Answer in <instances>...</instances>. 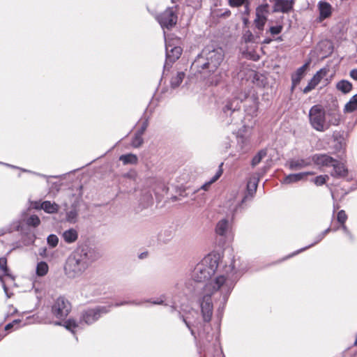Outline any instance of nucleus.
<instances>
[{
	"mask_svg": "<svg viewBox=\"0 0 357 357\" xmlns=\"http://www.w3.org/2000/svg\"><path fill=\"white\" fill-rule=\"evenodd\" d=\"M220 261L218 253H211L205 256L197 265L191 273L192 280L186 284L189 291L197 294L202 291L199 298L201 317H197L192 323L178 312L183 321L194 337L202 351H210L219 344L218 332L213 331L211 320L213 312L212 297L219 301L218 316L221 318L225 305L240 275L235 268L234 261L224 268V273L206 284L215 273Z\"/></svg>",
	"mask_w": 357,
	"mask_h": 357,
	"instance_id": "obj_1",
	"label": "nucleus"
},
{
	"mask_svg": "<svg viewBox=\"0 0 357 357\" xmlns=\"http://www.w3.org/2000/svg\"><path fill=\"white\" fill-rule=\"evenodd\" d=\"M202 54L204 56L198 57L192 65L197 68L206 69L210 73L215 72L223 60L222 50L218 48L208 52L206 50L203 51Z\"/></svg>",
	"mask_w": 357,
	"mask_h": 357,
	"instance_id": "obj_2",
	"label": "nucleus"
},
{
	"mask_svg": "<svg viewBox=\"0 0 357 357\" xmlns=\"http://www.w3.org/2000/svg\"><path fill=\"white\" fill-rule=\"evenodd\" d=\"M89 267L87 262L73 252L66 260L64 270L69 278H76L80 277Z\"/></svg>",
	"mask_w": 357,
	"mask_h": 357,
	"instance_id": "obj_3",
	"label": "nucleus"
},
{
	"mask_svg": "<svg viewBox=\"0 0 357 357\" xmlns=\"http://www.w3.org/2000/svg\"><path fill=\"white\" fill-rule=\"evenodd\" d=\"M73 252L87 262L89 266L99 259L100 256L96 247L88 242L79 244Z\"/></svg>",
	"mask_w": 357,
	"mask_h": 357,
	"instance_id": "obj_4",
	"label": "nucleus"
},
{
	"mask_svg": "<svg viewBox=\"0 0 357 357\" xmlns=\"http://www.w3.org/2000/svg\"><path fill=\"white\" fill-rule=\"evenodd\" d=\"M325 114V110L320 105H314L310 109V123L317 131L323 132L327 128Z\"/></svg>",
	"mask_w": 357,
	"mask_h": 357,
	"instance_id": "obj_5",
	"label": "nucleus"
},
{
	"mask_svg": "<svg viewBox=\"0 0 357 357\" xmlns=\"http://www.w3.org/2000/svg\"><path fill=\"white\" fill-rule=\"evenodd\" d=\"M109 312V306H96L93 308H87L81 312L80 323L91 325L97 321L102 315Z\"/></svg>",
	"mask_w": 357,
	"mask_h": 357,
	"instance_id": "obj_6",
	"label": "nucleus"
},
{
	"mask_svg": "<svg viewBox=\"0 0 357 357\" xmlns=\"http://www.w3.org/2000/svg\"><path fill=\"white\" fill-rule=\"evenodd\" d=\"M51 311L56 319L63 320L71 311V304L66 297L60 296L54 300Z\"/></svg>",
	"mask_w": 357,
	"mask_h": 357,
	"instance_id": "obj_7",
	"label": "nucleus"
},
{
	"mask_svg": "<svg viewBox=\"0 0 357 357\" xmlns=\"http://www.w3.org/2000/svg\"><path fill=\"white\" fill-rule=\"evenodd\" d=\"M156 19L162 28L171 29L177 22V14L174 8H167L157 15Z\"/></svg>",
	"mask_w": 357,
	"mask_h": 357,
	"instance_id": "obj_8",
	"label": "nucleus"
},
{
	"mask_svg": "<svg viewBox=\"0 0 357 357\" xmlns=\"http://www.w3.org/2000/svg\"><path fill=\"white\" fill-rule=\"evenodd\" d=\"M252 203L249 199H245V197H243L242 199L236 202H229L227 203V207H228V216H231V219L234 220L236 217L242 215L250 206Z\"/></svg>",
	"mask_w": 357,
	"mask_h": 357,
	"instance_id": "obj_9",
	"label": "nucleus"
},
{
	"mask_svg": "<svg viewBox=\"0 0 357 357\" xmlns=\"http://www.w3.org/2000/svg\"><path fill=\"white\" fill-rule=\"evenodd\" d=\"M274 13H289L294 9L295 0H269Z\"/></svg>",
	"mask_w": 357,
	"mask_h": 357,
	"instance_id": "obj_10",
	"label": "nucleus"
},
{
	"mask_svg": "<svg viewBox=\"0 0 357 357\" xmlns=\"http://www.w3.org/2000/svg\"><path fill=\"white\" fill-rule=\"evenodd\" d=\"M268 14V5L267 3L258 6L256 9V18L255 20V26L259 30H263L267 21Z\"/></svg>",
	"mask_w": 357,
	"mask_h": 357,
	"instance_id": "obj_11",
	"label": "nucleus"
},
{
	"mask_svg": "<svg viewBox=\"0 0 357 357\" xmlns=\"http://www.w3.org/2000/svg\"><path fill=\"white\" fill-rule=\"evenodd\" d=\"M327 137L328 146L334 152H339L345 149L346 142L344 135H326Z\"/></svg>",
	"mask_w": 357,
	"mask_h": 357,
	"instance_id": "obj_12",
	"label": "nucleus"
},
{
	"mask_svg": "<svg viewBox=\"0 0 357 357\" xmlns=\"http://www.w3.org/2000/svg\"><path fill=\"white\" fill-rule=\"evenodd\" d=\"M328 70L321 68L316 73L313 77L310 80L307 85L303 89L304 93H307L314 89L321 82V80L327 75Z\"/></svg>",
	"mask_w": 357,
	"mask_h": 357,
	"instance_id": "obj_13",
	"label": "nucleus"
},
{
	"mask_svg": "<svg viewBox=\"0 0 357 357\" xmlns=\"http://www.w3.org/2000/svg\"><path fill=\"white\" fill-rule=\"evenodd\" d=\"M232 220H229L227 218H224L220 220L215 226V233L220 236H226L231 229Z\"/></svg>",
	"mask_w": 357,
	"mask_h": 357,
	"instance_id": "obj_14",
	"label": "nucleus"
},
{
	"mask_svg": "<svg viewBox=\"0 0 357 357\" xmlns=\"http://www.w3.org/2000/svg\"><path fill=\"white\" fill-rule=\"evenodd\" d=\"M315 165L321 167H332L335 159L326 154H314L312 158Z\"/></svg>",
	"mask_w": 357,
	"mask_h": 357,
	"instance_id": "obj_15",
	"label": "nucleus"
},
{
	"mask_svg": "<svg viewBox=\"0 0 357 357\" xmlns=\"http://www.w3.org/2000/svg\"><path fill=\"white\" fill-rule=\"evenodd\" d=\"M332 167L333 170L331 172V175L334 178H344L348 174V169L345 167V165L342 162L337 160H335L333 165H332Z\"/></svg>",
	"mask_w": 357,
	"mask_h": 357,
	"instance_id": "obj_16",
	"label": "nucleus"
},
{
	"mask_svg": "<svg viewBox=\"0 0 357 357\" xmlns=\"http://www.w3.org/2000/svg\"><path fill=\"white\" fill-rule=\"evenodd\" d=\"M236 149L241 153H246L250 149V142L248 135H235Z\"/></svg>",
	"mask_w": 357,
	"mask_h": 357,
	"instance_id": "obj_17",
	"label": "nucleus"
},
{
	"mask_svg": "<svg viewBox=\"0 0 357 357\" xmlns=\"http://www.w3.org/2000/svg\"><path fill=\"white\" fill-rule=\"evenodd\" d=\"M182 49L178 47H172L170 45L166 46L167 62L173 63L176 61L181 55Z\"/></svg>",
	"mask_w": 357,
	"mask_h": 357,
	"instance_id": "obj_18",
	"label": "nucleus"
},
{
	"mask_svg": "<svg viewBox=\"0 0 357 357\" xmlns=\"http://www.w3.org/2000/svg\"><path fill=\"white\" fill-rule=\"evenodd\" d=\"M311 172H300L296 174H290L286 176L282 181L284 184H291L303 180L307 175L311 174Z\"/></svg>",
	"mask_w": 357,
	"mask_h": 357,
	"instance_id": "obj_19",
	"label": "nucleus"
},
{
	"mask_svg": "<svg viewBox=\"0 0 357 357\" xmlns=\"http://www.w3.org/2000/svg\"><path fill=\"white\" fill-rule=\"evenodd\" d=\"M309 64L310 62L305 63L303 66L298 68L296 73L291 75L292 89L300 83L307 68H308Z\"/></svg>",
	"mask_w": 357,
	"mask_h": 357,
	"instance_id": "obj_20",
	"label": "nucleus"
},
{
	"mask_svg": "<svg viewBox=\"0 0 357 357\" xmlns=\"http://www.w3.org/2000/svg\"><path fill=\"white\" fill-rule=\"evenodd\" d=\"M310 165L307 159H292L288 162L289 168L291 170H298Z\"/></svg>",
	"mask_w": 357,
	"mask_h": 357,
	"instance_id": "obj_21",
	"label": "nucleus"
},
{
	"mask_svg": "<svg viewBox=\"0 0 357 357\" xmlns=\"http://www.w3.org/2000/svg\"><path fill=\"white\" fill-rule=\"evenodd\" d=\"M319 10V18L323 20L331 16L332 13V7L330 3L325 1H320L318 4Z\"/></svg>",
	"mask_w": 357,
	"mask_h": 357,
	"instance_id": "obj_22",
	"label": "nucleus"
},
{
	"mask_svg": "<svg viewBox=\"0 0 357 357\" xmlns=\"http://www.w3.org/2000/svg\"><path fill=\"white\" fill-rule=\"evenodd\" d=\"M258 181H249L247 183V190L245 192L244 197L245 199H249L252 202L253 198L256 194L257 188Z\"/></svg>",
	"mask_w": 357,
	"mask_h": 357,
	"instance_id": "obj_23",
	"label": "nucleus"
},
{
	"mask_svg": "<svg viewBox=\"0 0 357 357\" xmlns=\"http://www.w3.org/2000/svg\"><path fill=\"white\" fill-rule=\"evenodd\" d=\"M35 208H40L48 213H56L59 210L58 204L54 202L52 203L50 201H44L40 204V206H35Z\"/></svg>",
	"mask_w": 357,
	"mask_h": 357,
	"instance_id": "obj_24",
	"label": "nucleus"
},
{
	"mask_svg": "<svg viewBox=\"0 0 357 357\" xmlns=\"http://www.w3.org/2000/svg\"><path fill=\"white\" fill-rule=\"evenodd\" d=\"M62 237L67 243H73L78 238V233L76 229L70 228L63 231Z\"/></svg>",
	"mask_w": 357,
	"mask_h": 357,
	"instance_id": "obj_25",
	"label": "nucleus"
},
{
	"mask_svg": "<svg viewBox=\"0 0 357 357\" xmlns=\"http://www.w3.org/2000/svg\"><path fill=\"white\" fill-rule=\"evenodd\" d=\"M222 166L223 162H221L218 167V169L216 172L215 174L210 179V181L203 184L200 188L201 189L205 191L208 190L211 185L215 183L217 180H218V178L222 176L223 172Z\"/></svg>",
	"mask_w": 357,
	"mask_h": 357,
	"instance_id": "obj_26",
	"label": "nucleus"
},
{
	"mask_svg": "<svg viewBox=\"0 0 357 357\" xmlns=\"http://www.w3.org/2000/svg\"><path fill=\"white\" fill-rule=\"evenodd\" d=\"M119 160L123 165H136L138 162V158L135 154L127 153L120 155Z\"/></svg>",
	"mask_w": 357,
	"mask_h": 357,
	"instance_id": "obj_27",
	"label": "nucleus"
},
{
	"mask_svg": "<svg viewBox=\"0 0 357 357\" xmlns=\"http://www.w3.org/2000/svg\"><path fill=\"white\" fill-rule=\"evenodd\" d=\"M336 88L343 93H348L352 90L353 85L348 80L342 79L336 84Z\"/></svg>",
	"mask_w": 357,
	"mask_h": 357,
	"instance_id": "obj_28",
	"label": "nucleus"
},
{
	"mask_svg": "<svg viewBox=\"0 0 357 357\" xmlns=\"http://www.w3.org/2000/svg\"><path fill=\"white\" fill-rule=\"evenodd\" d=\"M267 155V149H263L260 150L252 158L251 161V165L252 167H255L258 164L260 163V162L262 160V159L266 157Z\"/></svg>",
	"mask_w": 357,
	"mask_h": 357,
	"instance_id": "obj_29",
	"label": "nucleus"
},
{
	"mask_svg": "<svg viewBox=\"0 0 357 357\" xmlns=\"http://www.w3.org/2000/svg\"><path fill=\"white\" fill-rule=\"evenodd\" d=\"M357 109V94L353 96L349 101L345 105L344 110L345 112H353Z\"/></svg>",
	"mask_w": 357,
	"mask_h": 357,
	"instance_id": "obj_30",
	"label": "nucleus"
},
{
	"mask_svg": "<svg viewBox=\"0 0 357 357\" xmlns=\"http://www.w3.org/2000/svg\"><path fill=\"white\" fill-rule=\"evenodd\" d=\"M324 238V236H323V234L321 233L319 234L316 237H315V240L314 241V243H312V244L307 245V246H305L303 248H301L300 250H298L296 251H295L294 252H293L292 254H291L290 255H289L287 258H289L291 257H293V256H295L298 254H299L300 252H303V251H305L307 249L314 246V245L319 243L323 238Z\"/></svg>",
	"mask_w": 357,
	"mask_h": 357,
	"instance_id": "obj_31",
	"label": "nucleus"
},
{
	"mask_svg": "<svg viewBox=\"0 0 357 357\" xmlns=\"http://www.w3.org/2000/svg\"><path fill=\"white\" fill-rule=\"evenodd\" d=\"M49 270L47 264L45 261H40L36 266V275L39 277L45 275Z\"/></svg>",
	"mask_w": 357,
	"mask_h": 357,
	"instance_id": "obj_32",
	"label": "nucleus"
},
{
	"mask_svg": "<svg viewBox=\"0 0 357 357\" xmlns=\"http://www.w3.org/2000/svg\"><path fill=\"white\" fill-rule=\"evenodd\" d=\"M185 74L182 72L177 73L175 76H173L171 79V86L172 88L178 86L184 78Z\"/></svg>",
	"mask_w": 357,
	"mask_h": 357,
	"instance_id": "obj_33",
	"label": "nucleus"
},
{
	"mask_svg": "<svg viewBox=\"0 0 357 357\" xmlns=\"http://www.w3.org/2000/svg\"><path fill=\"white\" fill-rule=\"evenodd\" d=\"M26 224L28 226H31L33 227H38L40 224V220L36 215H31L26 220Z\"/></svg>",
	"mask_w": 357,
	"mask_h": 357,
	"instance_id": "obj_34",
	"label": "nucleus"
},
{
	"mask_svg": "<svg viewBox=\"0 0 357 357\" xmlns=\"http://www.w3.org/2000/svg\"><path fill=\"white\" fill-rule=\"evenodd\" d=\"M64 327L72 332L73 333H75V329L79 326L77 322L73 319H69L66 320L63 324Z\"/></svg>",
	"mask_w": 357,
	"mask_h": 357,
	"instance_id": "obj_35",
	"label": "nucleus"
},
{
	"mask_svg": "<svg viewBox=\"0 0 357 357\" xmlns=\"http://www.w3.org/2000/svg\"><path fill=\"white\" fill-rule=\"evenodd\" d=\"M0 271H1L4 275L10 277L13 279V278L11 276L9 269L7 266V259L6 257H1L0 258Z\"/></svg>",
	"mask_w": 357,
	"mask_h": 357,
	"instance_id": "obj_36",
	"label": "nucleus"
},
{
	"mask_svg": "<svg viewBox=\"0 0 357 357\" xmlns=\"http://www.w3.org/2000/svg\"><path fill=\"white\" fill-rule=\"evenodd\" d=\"M148 126V121L146 119H141L135 126L137 134H142Z\"/></svg>",
	"mask_w": 357,
	"mask_h": 357,
	"instance_id": "obj_37",
	"label": "nucleus"
},
{
	"mask_svg": "<svg viewBox=\"0 0 357 357\" xmlns=\"http://www.w3.org/2000/svg\"><path fill=\"white\" fill-rule=\"evenodd\" d=\"M143 142L142 135H133L130 140L131 146L134 148H139Z\"/></svg>",
	"mask_w": 357,
	"mask_h": 357,
	"instance_id": "obj_38",
	"label": "nucleus"
},
{
	"mask_svg": "<svg viewBox=\"0 0 357 357\" xmlns=\"http://www.w3.org/2000/svg\"><path fill=\"white\" fill-rule=\"evenodd\" d=\"M173 237V233L171 230H165L163 234L160 235V241L167 243Z\"/></svg>",
	"mask_w": 357,
	"mask_h": 357,
	"instance_id": "obj_39",
	"label": "nucleus"
},
{
	"mask_svg": "<svg viewBox=\"0 0 357 357\" xmlns=\"http://www.w3.org/2000/svg\"><path fill=\"white\" fill-rule=\"evenodd\" d=\"M48 245L52 248H55L59 243V238L55 234H50L47 238Z\"/></svg>",
	"mask_w": 357,
	"mask_h": 357,
	"instance_id": "obj_40",
	"label": "nucleus"
},
{
	"mask_svg": "<svg viewBox=\"0 0 357 357\" xmlns=\"http://www.w3.org/2000/svg\"><path fill=\"white\" fill-rule=\"evenodd\" d=\"M347 220V215L344 210H340L337 215V220L341 224V226L345 225V222Z\"/></svg>",
	"mask_w": 357,
	"mask_h": 357,
	"instance_id": "obj_41",
	"label": "nucleus"
},
{
	"mask_svg": "<svg viewBox=\"0 0 357 357\" xmlns=\"http://www.w3.org/2000/svg\"><path fill=\"white\" fill-rule=\"evenodd\" d=\"M328 178V175H320L314 178V182L317 185H322L326 182Z\"/></svg>",
	"mask_w": 357,
	"mask_h": 357,
	"instance_id": "obj_42",
	"label": "nucleus"
},
{
	"mask_svg": "<svg viewBox=\"0 0 357 357\" xmlns=\"http://www.w3.org/2000/svg\"><path fill=\"white\" fill-rule=\"evenodd\" d=\"M250 76L252 77V82L258 86H261L263 83L261 82L260 78L262 75L255 71H252Z\"/></svg>",
	"mask_w": 357,
	"mask_h": 357,
	"instance_id": "obj_43",
	"label": "nucleus"
},
{
	"mask_svg": "<svg viewBox=\"0 0 357 357\" xmlns=\"http://www.w3.org/2000/svg\"><path fill=\"white\" fill-rule=\"evenodd\" d=\"M143 303V302H137L136 301H124L121 302H116L114 304L115 307H119L124 305H140Z\"/></svg>",
	"mask_w": 357,
	"mask_h": 357,
	"instance_id": "obj_44",
	"label": "nucleus"
},
{
	"mask_svg": "<svg viewBox=\"0 0 357 357\" xmlns=\"http://www.w3.org/2000/svg\"><path fill=\"white\" fill-rule=\"evenodd\" d=\"M165 296L164 295L160 296V297L156 300H146L144 302H149L152 303L153 305H165ZM167 305V304H165Z\"/></svg>",
	"mask_w": 357,
	"mask_h": 357,
	"instance_id": "obj_45",
	"label": "nucleus"
},
{
	"mask_svg": "<svg viewBox=\"0 0 357 357\" xmlns=\"http://www.w3.org/2000/svg\"><path fill=\"white\" fill-rule=\"evenodd\" d=\"M282 29V25L273 26L270 27L269 31L272 35H278L281 33Z\"/></svg>",
	"mask_w": 357,
	"mask_h": 357,
	"instance_id": "obj_46",
	"label": "nucleus"
},
{
	"mask_svg": "<svg viewBox=\"0 0 357 357\" xmlns=\"http://www.w3.org/2000/svg\"><path fill=\"white\" fill-rule=\"evenodd\" d=\"M247 0H229V6L232 7H238L244 4Z\"/></svg>",
	"mask_w": 357,
	"mask_h": 357,
	"instance_id": "obj_47",
	"label": "nucleus"
},
{
	"mask_svg": "<svg viewBox=\"0 0 357 357\" xmlns=\"http://www.w3.org/2000/svg\"><path fill=\"white\" fill-rule=\"evenodd\" d=\"M342 229L343 230L344 233L347 235V236L351 240H354V236L351 234V232L349 230L347 227L345 225H343L341 226Z\"/></svg>",
	"mask_w": 357,
	"mask_h": 357,
	"instance_id": "obj_48",
	"label": "nucleus"
},
{
	"mask_svg": "<svg viewBox=\"0 0 357 357\" xmlns=\"http://www.w3.org/2000/svg\"><path fill=\"white\" fill-rule=\"evenodd\" d=\"M21 322V319H15L12 322L8 323L5 326V330L9 331L12 328H13L15 325L19 324Z\"/></svg>",
	"mask_w": 357,
	"mask_h": 357,
	"instance_id": "obj_49",
	"label": "nucleus"
},
{
	"mask_svg": "<svg viewBox=\"0 0 357 357\" xmlns=\"http://www.w3.org/2000/svg\"><path fill=\"white\" fill-rule=\"evenodd\" d=\"M234 112V109H232L231 108V103H227L223 108V112L226 114V115H231L233 112Z\"/></svg>",
	"mask_w": 357,
	"mask_h": 357,
	"instance_id": "obj_50",
	"label": "nucleus"
},
{
	"mask_svg": "<svg viewBox=\"0 0 357 357\" xmlns=\"http://www.w3.org/2000/svg\"><path fill=\"white\" fill-rule=\"evenodd\" d=\"M144 198L146 199V203L143 204V207H147L149 206V205H151L152 204V197H151V195L150 194H146L144 195Z\"/></svg>",
	"mask_w": 357,
	"mask_h": 357,
	"instance_id": "obj_51",
	"label": "nucleus"
},
{
	"mask_svg": "<svg viewBox=\"0 0 357 357\" xmlns=\"http://www.w3.org/2000/svg\"><path fill=\"white\" fill-rule=\"evenodd\" d=\"M349 75L352 79L357 80V68L351 70Z\"/></svg>",
	"mask_w": 357,
	"mask_h": 357,
	"instance_id": "obj_52",
	"label": "nucleus"
},
{
	"mask_svg": "<svg viewBox=\"0 0 357 357\" xmlns=\"http://www.w3.org/2000/svg\"><path fill=\"white\" fill-rule=\"evenodd\" d=\"M336 230H337V229H331V227H328V228H327L326 229H325L324 231H322V232H321V234H323V236L325 237V236H326V235L327 234H328L331 231H336Z\"/></svg>",
	"mask_w": 357,
	"mask_h": 357,
	"instance_id": "obj_53",
	"label": "nucleus"
},
{
	"mask_svg": "<svg viewBox=\"0 0 357 357\" xmlns=\"http://www.w3.org/2000/svg\"><path fill=\"white\" fill-rule=\"evenodd\" d=\"M336 230H337V229H331V227H328V228H327L326 229H325L324 231H322V232H321V234H323V236L325 237V236H326V235L327 234H328L331 231H336Z\"/></svg>",
	"mask_w": 357,
	"mask_h": 357,
	"instance_id": "obj_54",
	"label": "nucleus"
},
{
	"mask_svg": "<svg viewBox=\"0 0 357 357\" xmlns=\"http://www.w3.org/2000/svg\"><path fill=\"white\" fill-rule=\"evenodd\" d=\"M0 281L2 282V286L6 294H7L8 288L3 281L2 277L0 275Z\"/></svg>",
	"mask_w": 357,
	"mask_h": 357,
	"instance_id": "obj_55",
	"label": "nucleus"
},
{
	"mask_svg": "<svg viewBox=\"0 0 357 357\" xmlns=\"http://www.w3.org/2000/svg\"><path fill=\"white\" fill-rule=\"evenodd\" d=\"M0 164H2L3 165H6L7 167H11V168H14V169H20L19 167H16V166H14V165H10V164H8V163H4V162H0Z\"/></svg>",
	"mask_w": 357,
	"mask_h": 357,
	"instance_id": "obj_56",
	"label": "nucleus"
},
{
	"mask_svg": "<svg viewBox=\"0 0 357 357\" xmlns=\"http://www.w3.org/2000/svg\"><path fill=\"white\" fill-rule=\"evenodd\" d=\"M176 307L175 305H171L170 306V312H174V311H176Z\"/></svg>",
	"mask_w": 357,
	"mask_h": 357,
	"instance_id": "obj_57",
	"label": "nucleus"
},
{
	"mask_svg": "<svg viewBox=\"0 0 357 357\" xmlns=\"http://www.w3.org/2000/svg\"><path fill=\"white\" fill-rule=\"evenodd\" d=\"M40 323H44V324H48V323H50V321H47V320H45L43 319V318H41V319L39 321Z\"/></svg>",
	"mask_w": 357,
	"mask_h": 357,
	"instance_id": "obj_58",
	"label": "nucleus"
},
{
	"mask_svg": "<svg viewBox=\"0 0 357 357\" xmlns=\"http://www.w3.org/2000/svg\"><path fill=\"white\" fill-rule=\"evenodd\" d=\"M124 177H125V178H132L133 176H132V175H131L130 174H128H128H125V175H124Z\"/></svg>",
	"mask_w": 357,
	"mask_h": 357,
	"instance_id": "obj_59",
	"label": "nucleus"
},
{
	"mask_svg": "<svg viewBox=\"0 0 357 357\" xmlns=\"http://www.w3.org/2000/svg\"><path fill=\"white\" fill-rule=\"evenodd\" d=\"M146 255H147V254H146V252H143V253H142V254L139 256V257L140 259H143L145 256H146Z\"/></svg>",
	"mask_w": 357,
	"mask_h": 357,
	"instance_id": "obj_60",
	"label": "nucleus"
},
{
	"mask_svg": "<svg viewBox=\"0 0 357 357\" xmlns=\"http://www.w3.org/2000/svg\"><path fill=\"white\" fill-rule=\"evenodd\" d=\"M35 236L34 235H32L30 238V240H31V243H33L34 242V240H35Z\"/></svg>",
	"mask_w": 357,
	"mask_h": 357,
	"instance_id": "obj_61",
	"label": "nucleus"
},
{
	"mask_svg": "<svg viewBox=\"0 0 357 357\" xmlns=\"http://www.w3.org/2000/svg\"><path fill=\"white\" fill-rule=\"evenodd\" d=\"M36 174V173H35ZM37 175L41 176V177H43V178H47L48 176L45 175V174H37Z\"/></svg>",
	"mask_w": 357,
	"mask_h": 357,
	"instance_id": "obj_62",
	"label": "nucleus"
},
{
	"mask_svg": "<svg viewBox=\"0 0 357 357\" xmlns=\"http://www.w3.org/2000/svg\"><path fill=\"white\" fill-rule=\"evenodd\" d=\"M55 325L61 326V325H62V324H61V321H56V322H55Z\"/></svg>",
	"mask_w": 357,
	"mask_h": 357,
	"instance_id": "obj_63",
	"label": "nucleus"
},
{
	"mask_svg": "<svg viewBox=\"0 0 357 357\" xmlns=\"http://www.w3.org/2000/svg\"><path fill=\"white\" fill-rule=\"evenodd\" d=\"M354 345L357 347V334H356V340L354 342Z\"/></svg>",
	"mask_w": 357,
	"mask_h": 357,
	"instance_id": "obj_64",
	"label": "nucleus"
}]
</instances>
